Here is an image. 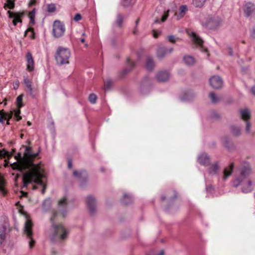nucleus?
<instances>
[{"label": "nucleus", "mask_w": 255, "mask_h": 255, "mask_svg": "<svg viewBox=\"0 0 255 255\" xmlns=\"http://www.w3.org/2000/svg\"><path fill=\"white\" fill-rule=\"evenodd\" d=\"M39 152L33 153L32 148L29 146L25 147L24 155L21 157L18 153L16 158H18L19 161L11 164V167L14 170H18L21 172H25L22 176V180L24 187L31 183H34L42 187L41 192L45 193L46 185L43 181L45 177L44 171L39 164H34L33 160L38 155Z\"/></svg>", "instance_id": "obj_1"}, {"label": "nucleus", "mask_w": 255, "mask_h": 255, "mask_svg": "<svg viewBox=\"0 0 255 255\" xmlns=\"http://www.w3.org/2000/svg\"><path fill=\"white\" fill-rule=\"evenodd\" d=\"M252 173V168L249 163H242L236 173L235 179L232 181L233 186L237 187L241 185L243 192L245 193L251 192L255 187V181L251 179H247V178Z\"/></svg>", "instance_id": "obj_2"}, {"label": "nucleus", "mask_w": 255, "mask_h": 255, "mask_svg": "<svg viewBox=\"0 0 255 255\" xmlns=\"http://www.w3.org/2000/svg\"><path fill=\"white\" fill-rule=\"evenodd\" d=\"M68 234V231L62 225L53 224L50 230L49 237L53 242H61L67 238Z\"/></svg>", "instance_id": "obj_3"}, {"label": "nucleus", "mask_w": 255, "mask_h": 255, "mask_svg": "<svg viewBox=\"0 0 255 255\" xmlns=\"http://www.w3.org/2000/svg\"><path fill=\"white\" fill-rule=\"evenodd\" d=\"M71 55V52L69 49L62 47H58L55 54L57 64L59 66L69 64Z\"/></svg>", "instance_id": "obj_4"}, {"label": "nucleus", "mask_w": 255, "mask_h": 255, "mask_svg": "<svg viewBox=\"0 0 255 255\" xmlns=\"http://www.w3.org/2000/svg\"><path fill=\"white\" fill-rule=\"evenodd\" d=\"M67 201L66 197H63L58 201V213L54 212L53 216L51 217L50 220L53 221L54 219L59 215H61L62 218H64L66 215L67 210Z\"/></svg>", "instance_id": "obj_5"}, {"label": "nucleus", "mask_w": 255, "mask_h": 255, "mask_svg": "<svg viewBox=\"0 0 255 255\" xmlns=\"http://www.w3.org/2000/svg\"><path fill=\"white\" fill-rule=\"evenodd\" d=\"M32 223L30 220L27 219L24 225V234L29 239V248L32 249L35 245V241L32 238Z\"/></svg>", "instance_id": "obj_6"}, {"label": "nucleus", "mask_w": 255, "mask_h": 255, "mask_svg": "<svg viewBox=\"0 0 255 255\" xmlns=\"http://www.w3.org/2000/svg\"><path fill=\"white\" fill-rule=\"evenodd\" d=\"M240 115L242 120L245 123V129L247 133H251L252 124L250 121L251 118V112L248 109L241 110L240 111Z\"/></svg>", "instance_id": "obj_7"}, {"label": "nucleus", "mask_w": 255, "mask_h": 255, "mask_svg": "<svg viewBox=\"0 0 255 255\" xmlns=\"http://www.w3.org/2000/svg\"><path fill=\"white\" fill-rule=\"evenodd\" d=\"M189 35L194 46L198 48L202 52H207V49L203 46V40L198 35L193 32L189 33Z\"/></svg>", "instance_id": "obj_8"}, {"label": "nucleus", "mask_w": 255, "mask_h": 255, "mask_svg": "<svg viewBox=\"0 0 255 255\" xmlns=\"http://www.w3.org/2000/svg\"><path fill=\"white\" fill-rule=\"evenodd\" d=\"M65 31L64 25L59 20H55L53 25V35L55 38L62 36Z\"/></svg>", "instance_id": "obj_9"}, {"label": "nucleus", "mask_w": 255, "mask_h": 255, "mask_svg": "<svg viewBox=\"0 0 255 255\" xmlns=\"http://www.w3.org/2000/svg\"><path fill=\"white\" fill-rule=\"evenodd\" d=\"M221 22V18L217 16L209 17L207 20L203 23V25L210 29L217 28Z\"/></svg>", "instance_id": "obj_10"}, {"label": "nucleus", "mask_w": 255, "mask_h": 255, "mask_svg": "<svg viewBox=\"0 0 255 255\" xmlns=\"http://www.w3.org/2000/svg\"><path fill=\"white\" fill-rule=\"evenodd\" d=\"M8 14V17L9 18H12V23L13 25H16L18 22L21 23V18L24 16V13L23 12L17 11L13 12L10 10H8L7 12Z\"/></svg>", "instance_id": "obj_11"}, {"label": "nucleus", "mask_w": 255, "mask_h": 255, "mask_svg": "<svg viewBox=\"0 0 255 255\" xmlns=\"http://www.w3.org/2000/svg\"><path fill=\"white\" fill-rule=\"evenodd\" d=\"M86 203L91 214H94L97 211V202L94 197L92 195L87 196Z\"/></svg>", "instance_id": "obj_12"}, {"label": "nucleus", "mask_w": 255, "mask_h": 255, "mask_svg": "<svg viewBox=\"0 0 255 255\" xmlns=\"http://www.w3.org/2000/svg\"><path fill=\"white\" fill-rule=\"evenodd\" d=\"M209 83L211 86L214 89L220 88L223 85L222 79L218 76H214L210 78Z\"/></svg>", "instance_id": "obj_13"}, {"label": "nucleus", "mask_w": 255, "mask_h": 255, "mask_svg": "<svg viewBox=\"0 0 255 255\" xmlns=\"http://www.w3.org/2000/svg\"><path fill=\"white\" fill-rule=\"evenodd\" d=\"M173 49L172 48H167L165 47L160 46L156 51L157 56L159 59L163 58L168 53L172 52Z\"/></svg>", "instance_id": "obj_14"}, {"label": "nucleus", "mask_w": 255, "mask_h": 255, "mask_svg": "<svg viewBox=\"0 0 255 255\" xmlns=\"http://www.w3.org/2000/svg\"><path fill=\"white\" fill-rule=\"evenodd\" d=\"M26 69L29 72H31L34 70V62L32 54L28 52L27 53L26 56Z\"/></svg>", "instance_id": "obj_15"}, {"label": "nucleus", "mask_w": 255, "mask_h": 255, "mask_svg": "<svg viewBox=\"0 0 255 255\" xmlns=\"http://www.w3.org/2000/svg\"><path fill=\"white\" fill-rule=\"evenodd\" d=\"M244 12L247 16H250L255 12V5L252 2H248L245 5Z\"/></svg>", "instance_id": "obj_16"}, {"label": "nucleus", "mask_w": 255, "mask_h": 255, "mask_svg": "<svg viewBox=\"0 0 255 255\" xmlns=\"http://www.w3.org/2000/svg\"><path fill=\"white\" fill-rule=\"evenodd\" d=\"M169 73L166 71L159 72L156 76L157 80L159 82H164L169 78Z\"/></svg>", "instance_id": "obj_17"}, {"label": "nucleus", "mask_w": 255, "mask_h": 255, "mask_svg": "<svg viewBox=\"0 0 255 255\" xmlns=\"http://www.w3.org/2000/svg\"><path fill=\"white\" fill-rule=\"evenodd\" d=\"M198 161L200 164L203 165L207 166L210 163V159L208 155L204 153L198 156Z\"/></svg>", "instance_id": "obj_18"}, {"label": "nucleus", "mask_w": 255, "mask_h": 255, "mask_svg": "<svg viewBox=\"0 0 255 255\" xmlns=\"http://www.w3.org/2000/svg\"><path fill=\"white\" fill-rule=\"evenodd\" d=\"M220 169V165L219 162L213 163L209 168L208 172L210 175H215L218 173Z\"/></svg>", "instance_id": "obj_19"}, {"label": "nucleus", "mask_w": 255, "mask_h": 255, "mask_svg": "<svg viewBox=\"0 0 255 255\" xmlns=\"http://www.w3.org/2000/svg\"><path fill=\"white\" fill-rule=\"evenodd\" d=\"M234 167V163H231L228 167H227L224 169L223 175L224 180H226L229 176L232 175Z\"/></svg>", "instance_id": "obj_20"}, {"label": "nucleus", "mask_w": 255, "mask_h": 255, "mask_svg": "<svg viewBox=\"0 0 255 255\" xmlns=\"http://www.w3.org/2000/svg\"><path fill=\"white\" fill-rule=\"evenodd\" d=\"M24 83L28 89V92L30 94H32L33 93V88L32 87V81L31 80L28 79L27 77H24Z\"/></svg>", "instance_id": "obj_21"}, {"label": "nucleus", "mask_w": 255, "mask_h": 255, "mask_svg": "<svg viewBox=\"0 0 255 255\" xmlns=\"http://www.w3.org/2000/svg\"><path fill=\"white\" fill-rule=\"evenodd\" d=\"M124 18L125 16L123 14L121 13H118L117 14L116 19L115 21V23L118 27L120 28H121L122 27Z\"/></svg>", "instance_id": "obj_22"}, {"label": "nucleus", "mask_w": 255, "mask_h": 255, "mask_svg": "<svg viewBox=\"0 0 255 255\" xmlns=\"http://www.w3.org/2000/svg\"><path fill=\"white\" fill-rule=\"evenodd\" d=\"M183 60L184 63L189 66L193 65L195 62V59L192 56L189 55L185 56Z\"/></svg>", "instance_id": "obj_23"}, {"label": "nucleus", "mask_w": 255, "mask_h": 255, "mask_svg": "<svg viewBox=\"0 0 255 255\" xmlns=\"http://www.w3.org/2000/svg\"><path fill=\"white\" fill-rule=\"evenodd\" d=\"M154 67V62L151 57H148L146 60V68L148 71L152 70Z\"/></svg>", "instance_id": "obj_24"}, {"label": "nucleus", "mask_w": 255, "mask_h": 255, "mask_svg": "<svg viewBox=\"0 0 255 255\" xmlns=\"http://www.w3.org/2000/svg\"><path fill=\"white\" fill-rule=\"evenodd\" d=\"M134 63L129 58H128L127 60V68L124 72L127 73L129 71L134 67Z\"/></svg>", "instance_id": "obj_25"}, {"label": "nucleus", "mask_w": 255, "mask_h": 255, "mask_svg": "<svg viewBox=\"0 0 255 255\" xmlns=\"http://www.w3.org/2000/svg\"><path fill=\"white\" fill-rule=\"evenodd\" d=\"M73 175L75 177L79 178H82L85 179L87 178V174L86 172H85V171H81L79 172L78 171L75 170L73 172Z\"/></svg>", "instance_id": "obj_26"}, {"label": "nucleus", "mask_w": 255, "mask_h": 255, "mask_svg": "<svg viewBox=\"0 0 255 255\" xmlns=\"http://www.w3.org/2000/svg\"><path fill=\"white\" fill-rule=\"evenodd\" d=\"M15 0H6V2L4 3L3 8L5 9L7 8L13 9L15 6Z\"/></svg>", "instance_id": "obj_27"}, {"label": "nucleus", "mask_w": 255, "mask_h": 255, "mask_svg": "<svg viewBox=\"0 0 255 255\" xmlns=\"http://www.w3.org/2000/svg\"><path fill=\"white\" fill-rule=\"evenodd\" d=\"M132 201V197L131 195L125 194L122 199L123 203L125 205L129 204Z\"/></svg>", "instance_id": "obj_28"}, {"label": "nucleus", "mask_w": 255, "mask_h": 255, "mask_svg": "<svg viewBox=\"0 0 255 255\" xmlns=\"http://www.w3.org/2000/svg\"><path fill=\"white\" fill-rule=\"evenodd\" d=\"M231 131L234 135L238 136L241 134V129L240 127L233 126L231 127Z\"/></svg>", "instance_id": "obj_29"}, {"label": "nucleus", "mask_w": 255, "mask_h": 255, "mask_svg": "<svg viewBox=\"0 0 255 255\" xmlns=\"http://www.w3.org/2000/svg\"><path fill=\"white\" fill-rule=\"evenodd\" d=\"M168 15H169V10H168L166 11H164L163 15L161 17L160 20L157 18H156L155 20H154V23H159L160 21L164 22L166 20L167 17H168Z\"/></svg>", "instance_id": "obj_30"}, {"label": "nucleus", "mask_w": 255, "mask_h": 255, "mask_svg": "<svg viewBox=\"0 0 255 255\" xmlns=\"http://www.w3.org/2000/svg\"><path fill=\"white\" fill-rule=\"evenodd\" d=\"M0 115L2 116L3 119L9 121L12 118L13 113L11 112L10 113H5L3 110L0 111Z\"/></svg>", "instance_id": "obj_31"}, {"label": "nucleus", "mask_w": 255, "mask_h": 255, "mask_svg": "<svg viewBox=\"0 0 255 255\" xmlns=\"http://www.w3.org/2000/svg\"><path fill=\"white\" fill-rule=\"evenodd\" d=\"M23 95L21 94L16 98V105L18 109H20L23 106L22 103Z\"/></svg>", "instance_id": "obj_32"}, {"label": "nucleus", "mask_w": 255, "mask_h": 255, "mask_svg": "<svg viewBox=\"0 0 255 255\" xmlns=\"http://www.w3.org/2000/svg\"><path fill=\"white\" fill-rule=\"evenodd\" d=\"M209 97L211 100V102L213 103H218L220 100V98L217 97L215 93H211L210 94H209Z\"/></svg>", "instance_id": "obj_33"}, {"label": "nucleus", "mask_w": 255, "mask_h": 255, "mask_svg": "<svg viewBox=\"0 0 255 255\" xmlns=\"http://www.w3.org/2000/svg\"><path fill=\"white\" fill-rule=\"evenodd\" d=\"M206 0H193V4L196 7H202Z\"/></svg>", "instance_id": "obj_34"}, {"label": "nucleus", "mask_w": 255, "mask_h": 255, "mask_svg": "<svg viewBox=\"0 0 255 255\" xmlns=\"http://www.w3.org/2000/svg\"><path fill=\"white\" fill-rule=\"evenodd\" d=\"M132 3V0H121V4L125 7H128L131 5Z\"/></svg>", "instance_id": "obj_35"}, {"label": "nucleus", "mask_w": 255, "mask_h": 255, "mask_svg": "<svg viewBox=\"0 0 255 255\" xmlns=\"http://www.w3.org/2000/svg\"><path fill=\"white\" fill-rule=\"evenodd\" d=\"M97 99V97L94 94H91L89 96V101L92 104H94L96 103Z\"/></svg>", "instance_id": "obj_36"}, {"label": "nucleus", "mask_w": 255, "mask_h": 255, "mask_svg": "<svg viewBox=\"0 0 255 255\" xmlns=\"http://www.w3.org/2000/svg\"><path fill=\"white\" fill-rule=\"evenodd\" d=\"M51 199L48 198V199H46V200H44L43 204V206L44 208H45V209H47L51 206Z\"/></svg>", "instance_id": "obj_37"}, {"label": "nucleus", "mask_w": 255, "mask_h": 255, "mask_svg": "<svg viewBox=\"0 0 255 255\" xmlns=\"http://www.w3.org/2000/svg\"><path fill=\"white\" fill-rule=\"evenodd\" d=\"M56 10V5L54 3H50L47 5V11L49 12H53Z\"/></svg>", "instance_id": "obj_38"}, {"label": "nucleus", "mask_w": 255, "mask_h": 255, "mask_svg": "<svg viewBox=\"0 0 255 255\" xmlns=\"http://www.w3.org/2000/svg\"><path fill=\"white\" fill-rule=\"evenodd\" d=\"M167 39L170 42L174 43L179 39V38L176 37L174 35H169L167 37Z\"/></svg>", "instance_id": "obj_39"}, {"label": "nucleus", "mask_w": 255, "mask_h": 255, "mask_svg": "<svg viewBox=\"0 0 255 255\" xmlns=\"http://www.w3.org/2000/svg\"><path fill=\"white\" fill-rule=\"evenodd\" d=\"M112 86V81L110 80H108L104 82V88L105 90H109Z\"/></svg>", "instance_id": "obj_40"}, {"label": "nucleus", "mask_w": 255, "mask_h": 255, "mask_svg": "<svg viewBox=\"0 0 255 255\" xmlns=\"http://www.w3.org/2000/svg\"><path fill=\"white\" fill-rule=\"evenodd\" d=\"M180 14L181 17H183L184 15L185 12L187 10V7L185 5H182L180 7Z\"/></svg>", "instance_id": "obj_41"}, {"label": "nucleus", "mask_w": 255, "mask_h": 255, "mask_svg": "<svg viewBox=\"0 0 255 255\" xmlns=\"http://www.w3.org/2000/svg\"><path fill=\"white\" fill-rule=\"evenodd\" d=\"M6 156H9V152L4 149L0 150V157H5Z\"/></svg>", "instance_id": "obj_42"}, {"label": "nucleus", "mask_w": 255, "mask_h": 255, "mask_svg": "<svg viewBox=\"0 0 255 255\" xmlns=\"http://www.w3.org/2000/svg\"><path fill=\"white\" fill-rule=\"evenodd\" d=\"M20 109H18L17 110L15 111L14 116L16 118L17 121H19L21 119V117L20 116Z\"/></svg>", "instance_id": "obj_43"}, {"label": "nucleus", "mask_w": 255, "mask_h": 255, "mask_svg": "<svg viewBox=\"0 0 255 255\" xmlns=\"http://www.w3.org/2000/svg\"><path fill=\"white\" fill-rule=\"evenodd\" d=\"M4 184V181L2 178L0 176V191L2 192H4V189L3 188V186Z\"/></svg>", "instance_id": "obj_44"}, {"label": "nucleus", "mask_w": 255, "mask_h": 255, "mask_svg": "<svg viewBox=\"0 0 255 255\" xmlns=\"http://www.w3.org/2000/svg\"><path fill=\"white\" fill-rule=\"evenodd\" d=\"M28 32H30V35L29 36L31 38H34V31H33V30L32 28H28L27 30L25 31V34H27Z\"/></svg>", "instance_id": "obj_45"}, {"label": "nucleus", "mask_w": 255, "mask_h": 255, "mask_svg": "<svg viewBox=\"0 0 255 255\" xmlns=\"http://www.w3.org/2000/svg\"><path fill=\"white\" fill-rule=\"evenodd\" d=\"M82 18L81 15L80 13H77L74 17V19L76 21L80 20Z\"/></svg>", "instance_id": "obj_46"}, {"label": "nucleus", "mask_w": 255, "mask_h": 255, "mask_svg": "<svg viewBox=\"0 0 255 255\" xmlns=\"http://www.w3.org/2000/svg\"><path fill=\"white\" fill-rule=\"evenodd\" d=\"M213 189V188L212 186L209 185L206 187V190L207 192H210Z\"/></svg>", "instance_id": "obj_47"}, {"label": "nucleus", "mask_w": 255, "mask_h": 255, "mask_svg": "<svg viewBox=\"0 0 255 255\" xmlns=\"http://www.w3.org/2000/svg\"><path fill=\"white\" fill-rule=\"evenodd\" d=\"M228 52H229V54L230 56L233 55V50H232V49L231 48V47H228Z\"/></svg>", "instance_id": "obj_48"}, {"label": "nucleus", "mask_w": 255, "mask_h": 255, "mask_svg": "<svg viewBox=\"0 0 255 255\" xmlns=\"http://www.w3.org/2000/svg\"><path fill=\"white\" fill-rule=\"evenodd\" d=\"M153 35L154 38H157L159 35V33L154 30H153Z\"/></svg>", "instance_id": "obj_49"}, {"label": "nucleus", "mask_w": 255, "mask_h": 255, "mask_svg": "<svg viewBox=\"0 0 255 255\" xmlns=\"http://www.w3.org/2000/svg\"><path fill=\"white\" fill-rule=\"evenodd\" d=\"M72 166V162L71 160H68V167L69 168H71Z\"/></svg>", "instance_id": "obj_50"}, {"label": "nucleus", "mask_w": 255, "mask_h": 255, "mask_svg": "<svg viewBox=\"0 0 255 255\" xmlns=\"http://www.w3.org/2000/svg\"><path fill=\"white\" fill-rule=\"evenodd\" d=\"M19 86V82L18 81H16L14 85V89H17Z\"/></svg>", "instance_id": "obj_51"}, {"label": "nucleus", "mask_w": 255, "mask_h": 255, "mask_svg": "<svg viewBox=\"0 0 255 255\" xmlns=\"http://www.w3.org/2000/svg\"><path fill=\"white\" fill-rule=\"evenodd\" d=\"M137 26H135V28H134L133 30V33L134 34H136L137 33Z\"/></svg>", "instance_id": "obj_52"}, {"label": "nucleus", "mask_w": 255, "mask_h": 255, "mask_svg": "<svg viewBox=\"0 0 255 255\" xmlns=\"http://www.w3.org/2000/svg\"><path fill=\"white\" fill-rule=\"evenodd\" d=\"M252 93L255 95V86H253L252 88Z\"/></svg>", "instance_id": "obj_53"}, {"label": "nucleus", "mask_w": 255, "mask_h": 255, "mask_svg": "<svg viewBox=\"0 0 255 255\" xmlns=\"http://www.w3.org/2000/svg\"><path fill=\"white\" fill-rule=\"evenodd\" d=\"M30 22L33 24H34V18L32 16L30 17Z\"/></svg>", "instance_id": "obj_54"}, {"label": "nucleus", "mask_w": 255, "mask_h": 255, "mask_svg": "<svg viewBox=\"0 0 255 255\" xmlns=\"http://www.w3.org/2000/svg\"><path fill=\"white\" fill-rule=\"evenodd\" d=\"M2 119H3L2 116L0 115V123H2L3 122Z\"/></svg>", "instance_id": "obj_55"}, {"label": "nucleus", "mask_w": 255, "mask_h": 255, "mask_svg": "<svg viewBox=\"0 0 255 255\" xmlns=\"http://www.w3.org/2000/svg\"><path fill=\"white\" fill-rule=\"evenodd\" d=\"M139 19H137L136 21H135V26H137L138 24V22H139Z\"/></svg>", "instance_id": "obj_56"}, {"label": "nucleus", "mask_w": 255, "mask_h": 255, "mask_svg": "<svg viewBox=\"0 0 255 255\" xmlns=\"http://www.w3.org/2000/svg\"><path fill=\"white\" fill-rule=\"evenodd\" d=\"M80 41L81 42L84 43L85 42V39L84 38H81Z\"/></svg>", "instance_id": "obj_57"}, {"label": "nucleus", "mask_w": 255, "mask_h": 255, "mask_svg": "<svg viewBox=\"0 0 255 255\" xmlns=\"http://www.w3.org/2000/svg\"><path fill=\"white\" fill-rule=\"evenodd\" d=\"M165 198H166V197L165 196H162L161 197V200H164L165 199Z\"/></svg>", "instance_id": "obj_58"}, {"label": "nucleus", "mask_w": 255, "mask_h": 255, "mask_svg": "<svg viewBox=\"0 0 255 255\" xmlns=\"http://www.w3.org/2000/svg\"><path fill=\"white\" fill-rule=\"evenodd\" d=\"M27 125L29 126H31V123L30 122H27Z\"/></svg>", "instance_id": "obj_59"}, {"label": "nucleus", "mask_w": 255, "mask_h": 255, "mask_svg": "<svg viewBox=\"0 0 255 255\" xmlns=\"http://www.w3.org/2000/svg\"><path fill=\"white\" fill-rule=\"evenodd\" d=\"M224 145L226 147L228 148H229V147H228V146L227 145V144L226 143H224Z\"/></svg>", "instance_id": "obj_60"}, {"label": "nucleus", "mask_w": 255, "mask_h": 255, "mask_svg": "<svg viewBox=\"0 0 255 255\" xmlns=\"http://www.w3.org/2000/svg\"><path fill=\"white\" fill-rule=\"evenodd\" d=\"M6 125H9V121L7 120Z\"/></svg>", "instance_id": "obj_61"}, {"label": "nucleus", "mask_w": 255, "mask_h": 255, "mask_svg": "<svg viewBox=\"0 0 255 255\" xmlns=\"http://www.w3.org/2000/svg\"><path fill=\"white\" fill-rule=\"evenodd\" d=\"M85 46H86V47H88V44H87V43H86V44H85Z\"/></svg>", "instance_id": "obj_62"}, {"label": "nucleus", "mask_w": 255, "mask_h": 255, "mask_svg": "<svg viewBox=\"0 0 255 255\" xmlns=\"http://www.w3.org/2000/svg\"><path fill=\"white\" fill-rule=\"evenodd\" d=\"M36 187L35 186H33V189H36Z\"/></svg>", "instance_id": "obj_63"}, {"label": "nucleus", "mask_w": 255, "mask_h": 255, "mask_svg": "<svg viewBox=\"0 0 255 255\" xmlns=\"http://www.w3.org/2000/svg\"><path fill=\"white\" fill-rule=\"evenodd\" d=\"M85 34L84 33H83L82 35L85 36Z\"/></svg>", "instance_id": "obj_64"}]
</instances>
